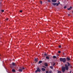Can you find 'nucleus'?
Masks as SVG:
<instances>
[{
	"instance_id": "1",
	"label": "nucleus",
	"mask_w": 73,
	"mask_h": 73,
	"mask_svg": "<svg viewBox=\"0 0 73 73\" xmlns=\"http://www.w3.org/2000/svg\"><path fill=\"white\" fill-rule=\"evenodd\" d=\"M67 63L68 64V65L67 64H65V66L66 67V70H68V69H69V66L70 68H71L72 66V65L70 64L69 63L67 62Z\"/></svg>"
},
{
	"instance_id": "2",
	"label": "nucleus",
	"mask_w": 73,
	"mask_h": 73,
	"mask_svg": "<svg viewBox=\"0 0 73 73\" xmlns=\"http://www.w3.org/2000/svg\"><path fill=\"white\" fill-rule=\"evenodd\" d=\"M66 66H65V67L62 66V72L64 73L65 71V70H66Z\"/></svg>"
},
{
	"instance_id": "3",
	"label": "nucleus",
	"mask_w": 73,
	"mask_h": 73,
	"mask_svg": "<svg viewBox=\"0 0 73 73\" xmlns=\"http://www.w3.org/2000/svg\"><path fill=\"white\" fill-rule=\"evenodd\" d=\"M60 61L61 62H66V59L65 58H60Z\"/></svg>"
},
{
	"instance_id": "4",
	"label": "nucleus",
	"mask_w": 73,
	"mask_h": 73,
	"mask_svg": "<svg viewBox=\"0 0 73 73\" xmlns=\"http://www.w3.org/2000/svg\"><path fill=\"white\" fill-rule=\"evenodd\" d=\"M36 69L37 70L35 71V73H37L38 72H41V70L39 67H38V68H36Z\"/></svg>"
},
{
	"instance_id": "5",
	"label": "nucleus",
	"mask_w": 73,
	"mask_h": 73,
	"mask_svg": "<svg viewBox=\"0 0 73 73\" xmlns=\"http://www.w3.org/2000/svg\"><path fill=\"white\" fill-rule=\"evenodd\" d=\"M41 70L43 72H44V71H45V70H45V69L44 68H42Z\"/></svg>"
},
{
	"instance_id": "6",
	"label": "nucleus",
	"mask_w": 73,
	"mask_h": 73,
	"mask_svg": "<svg viewBox=\"0 0 73 73\" xmlns=\"http://www.w3.org/2000/svg\"><path fill=\"white\" fill-rule=\"evenodd\" d=\"M52 3H56L57 1L56 0H52Z\"/></svg>"
},
{
	"instance_id": "7",
	"label": "nucleus",
	"mask_w": 73,
	"mask_h": 73,
	"mask_svg": "<svg viewBox=\"0 0 73 73\" xmlns=\"http://www.w3.org/2000/svg\"><path fill=\"white\" fill-rule=\"evenodd\" d=\"M67 58V61H70V58H69L68 57H67L66 58Z\"/></svg>"
},
{
	"instance_id": "8",
	"label": "nucleus",
	"mask_w": 73,
	"mask_h": 73,
	"mask_svg": "<svg viewBox=\"0 0 73 73\" xmlns=\"http://www.w3.org/2000/svg\"><path fill=\"white\" fill-rule=\"evenodd\" d=\"M35 62H37V61H38V59L37 58H35Z\"/></svg>"
},
{
	"instance_id": "9",
	"label": "nucleus",
	"mask_w": 73,
	"mask_h": 73,
	"mask_svg": "<svg viewBox=\"0 0 73 73\" xmlns=\"http://www.w3.org/2000/svg\"><path fill=\"white\" fill-rule=\"evenodd\" d=\"M44 65L45 66H48V64L47 63H45Z\"/></svg>"
},
{
	"instance_id": "10",
	"label": "nucleus",
	"mask_w": 73,
	"mask_h": 73,
	"mask_svg": "<svg viewBox=\"0 0 73 73\" xmlns=\"http://www.w3.org/2000/svg\"><path fill=\"white\" fill-rule=\"evenodd\" d=\"M12 65L13 66H16V64L14 62H13L12 63Z\"/></svg>"
},
{
	"instance_id": "11",
	"label": "nucleus",
	"mask_w": 73,
	"mask_h": 73,
	"mask_svg": "<svg viewBox=\"0 0 73 73\" xmlns=\"http://www.w3.org/2000/svg\"><path fill=\"white\" fill-rule=\"evenodd\" d=\"M19 72H23V69H19Z\"/></svg>"
},
{
	"instance_id": "12",
	"label": "nucleus",
	"mask_w": 73,
	"mask_h": 73,
	"mask_svg": "<svg viewBox=\"0 0 73 73\" xmlns=\"http://www.w3.org/2000/svg\"><path fill=\"white\" fill-rule=\"evenodd\" d=\"M71 8H72V7H70V8H69L68 9H68V11H69V10H71Z\"/></svg>"
},
{
	"instance_id": "13",
	"label": "nucleus",
	"mask_w": 73,
	"mask_h": 73,
	"mask_svg": "<svg viewBox=\"0 0 73 73\" xmlns=\"http://www.w3.org/2000/svg\"><path fill=\"white\" fill-rule=\"evenodd\" d=\"M42 61L40 60L39 62L38 63H39V64H41V63H42Z\"/></svg>"
},
{
	"instance_id": "14",
	"label": "nucleus",
	"mask_w": 73,
	"mask_h": 73,
	"mask_svg": "<svg viewBox=\"0 0 73 73\" xmlns=\"http://www.w3.org/2000/svg\"><path fill=\"white\" fill-rule=\"evenodd\" d=\"M12 72H16V70H15V69H13L12 70Z\"/></svg>"
},
{
	"instance_id": "15",
	"label": "nucleus",
	"mask_w": 73,
	"mask_h": 73,
	"mask_svg": "<svg viewBox=\"0 0 73 73\" xmlns=\"http://www.w3.org/2000/svg\"><path fill=\"white\" fill-rule=\"evenodd\" d=\"M56 4H57V3H52V5H56Z\"/></svg>"
},
{
	"instance_id": "16",
	"label": "nucleus",
	"mask_w": 73,
	"mask_h": 73,
	"mask_svg": "<svg viewBox=\"0 0 73 73\" xmlns=\"http://www.w3.org/2000/svg\"><path fill=\"white\" fill-rule=\"evenodd\" d=\"M46 58L48 59V60H49V57L48 56H46Z\"/></svg>"
},
{
	"instance_id": "17",
	"label": "nucleus",
	"mask_w": 73,
	"mask_h": 73,
	"mask_svg": "<svg viewBox=\"0 0 73 73\" xmlns=\"http://www.w3.org/2000/svg\"><path fill=\"white\" fill-rule=\"evenodd\" d=\"M50 67L51 69H53V67L52 66H50Z\"/></svg>"
},
{
	"instance_id": "18",
	"label": "nucleus",
	"mask_w": 73,
	"mask_h": 73,
	"mask_svg": "<svg viewBox=\"0 0 73 73\" xmlns=\"http://www.w3.org/2000/svg\"><path fill=\"white\" fill-rule=\"evenodd\" d=\"M58 47L59 48H61V45H59Z\"/></svg>"
},
{
	"instance_id": "19",
	"label": "nucleus",
	"mask_w": 73,
	"mask_h": 73,
	"mask_svg": "<svg viewBox=\"0 0 73 73\" xmlns=\"http://www.w3.org/2000/svg\"><path fill=\"white\" fill-rule=\"evenodd\" d=\"M58 73H61V71H58Z\"/></svg>"
},
{
	"instance_id": "20",
	"label": "nucleus",
	"mask_w": 73,
	"mask_h": 73,
	"mask_svg": "<svg viewBox=\"0 0 73 73\" xmlns=\"http://www.w3.org/2000/svg\"><path fill=\"white\" fill-rule=\"evenodd\" d=\"M53 58H56V56H54Z\"/></svg>"
},
{
	"instance_id": "21",
	"label": "nucleus",
	"mask_w": 73,
	"mask_h": 73,
	"mask_svg": "<svg viewBox=\"0 0 73 73\" xmlns=\"http://www.w3.org/2000/svg\"><path fill=\"white\" fill-rule=\"evenodd\" d=\"M56 5V6H58V5H59V3H57Z\"/></svg>"
},
{
	"instance_id": "22",
	"label": "nucleus",
	"mask_w": 73,
	"mask_h": 73,
	"mask_svg": "<svg viewBox=\"0 0 73 73\" xmlns=\"http://www.w3.org/2000/svg\"><path fill=\"white\" fill-rule=\"evenodd\" d=\"M40 3H41V4H42V1H40Z\"/></svg>"
},
{
	"instance_id": "23",
	"label": "nucleus",
	"mask_w": 73,
	"mask_h": 73,
	"mask_svg": "<svg viewBox=\"0 0 73 73\" xmlns=\"http://www.w3.org/2000/svg\"><path fill=\"white\" fill-rule=\"evenodd\" d=\"M1 11V12H4V10H2Z\"/></svg>"
},
{
	"instance_id": "24",
	"label": "nucleus",
	"mask_w": 73,
	"mask_h": 73,
	"mask_svg": "<svg viewBox=\"0 0 73 73\" xmlns=\"http://www.w3.org/2000/svg\"><path fill=\"white\" fill-rule=\"evenodd\" d=\"M58 53H61V51H58Z\"/></svg>"
},
{
	"instance_id": "25",
	"label": "nucleus",
	"mask_w": 73,
	"mask_h": 73,
	"mask_svg": "<svg viewBox=\"0 0 73 73\" xmlns=\"http://www.w3.org/2000/svg\"><path fill=\"white\" fill-rule=\"evenodd\" d=\"M66 6H65L64 7V9H66Z\"/></svg>"
},
{
	"instance_id": "26",
	"label": "nucleus",
	"mask_w": 73,
	"mask_h": 73,
	"mask_svg": "<svg viewBox=\"0 0 73 73\" xmlns=\"http://www.w3.org/2000/svg\"><path fill=\"white\" fill-rule=\"evenodd\" d=\"M56 64L55 63H54L53 64V66H54L55 65V64Z\"/></svg>"
},
{
	"instance_id": "27",
	"label": "nucleus",
	"mask_w": 73,
	"mask_h": 73,
	"mask_svg": "<svg viewBox=\"0 0 73 73\" xmlns=\"http://www.w3.org/2000/svg\"><path fill=\"white\" fill-rule=\"evenodd\" d=\"M49 73H52V71H50L49 72Z\"/></svg>"
},
{
	"instance_id": "28",
	"label": "nucleus",
	"mask_w": 73,
	"mask_h": 73,
	"mask_svg": "<svg viewBox=\"0 0 73 73\" xmlns=\"http://www.w3.org/2000/svg\"><path fill=\"white\" fill-rule=\"evenodd\" d=\"M48 2H50V0H48Z\"/></svg>"
},
{
	"instance_id": "29",
	"label": "nucleus",
	"mask_w": 73,
	"mask_h": 73,
	"mask_svg": "<svg viewBox=\"0 0 73 73\" xmlns=\"http://www.w3.org/2000/svg\"><path fill=\"white\" fill-rule=\"evenodd\" d=\"M20 12H21H21H23V11H22V10H20Z\"/></svg>"
},
{
	"instance_id": "30",
	"label": "nucleus",
	"mask_w": 73,
	"mask_h": 73,
	"mask_svg": "<svg viewBox=\"0 0 73 73\" xmlns=\"http://www.w3.org/2000/svg\"><path fill=\"white\" fill-rule=\"evenodd\" d=\"M44 56H47V54H44Z\"/></svg>"
},
{
	"instance_id": "31",
	"label": "nucleus",
	"mask_w": 73,
	"mask_h": 73,
	"mask_svg": "<svg viewBox=\"0 0 73 73\" xmlns=\"http://www.w3.org/2000/svg\"><path fill=\"white\" fill-rule=\"evenodd\" d=\"M46 73H49V72H48V71H46Z\"/></svg>"
},
{
	"instance_id": "32",
	"label": "nucleus",
	"mask_w": 73,
	"mask_h": 73,
	"mask_svg": "<svg viewBox=\"0 0 73 73\" xmlns=\"http://www.w3.org/2000/svg\"><path fill=\"white\" fill-rule=\"evenodd\" d=\"M25 69V68H24L23 67V68H22V69L24 70V69Z\"/></svg>"
},
{
	"instance_id": "33",
	"label": "nucleus",
	"mask_w": 73,
	"mask_h": 73,
	"mask_svg": "<svg viewBox=\"0 0 73 73\" xmlns=\"http://www.w3.org/2000/svg\"><path fill=\"white\" fill-rule=\"evenodd\" d=\"M6 20H7V21H8V18Z\"/></svg>"
},
{
	"instance_id": "34",
	"label": "nucleus",
	"mask_w": 73,
	"mask_h": 73,
	"mask_svg": "<svg viewBox=\"0 0 73 73\" xmlns=\"http://www.w3.org/2000/svg\"><path fill=\"white\" fill-rule=\"evenodd\" d=\"M70 73H72V71H70Z\"/></svg>"
},
{
	"instance_id": "35",
	"label": "nucleus",
	"mask_w": 73,
	"mask_h": 73,
	"mask_svg": "<svg viewBox=\"0 0 73 73\" xmlns=\"http://www.w3.org/2000/svg\"><path fill=\"white\" fill-rule=\"evenodd\" d=\"M68 16H70V14H68Z\"/></svg>"
},
{
	"instance_id": "36",
	"label": "nucleus",
	"mask_w": 73,
	"mask_h": 73,
	"mask_svg": "<svg viewBox=\"0 0 73 73\" xmlns=\"http://www.w3.org/2000/svg\"><path fill=\"white\" fill-rule=\"evenodd\" d=\"M43 68H46V67H45L44 66H43Z\"/></svg>"
},
{
	"instance_id": "37",
	"label": "nucleus",
	"mask_w": 73,
	"mask_h": 73,
	"mask_svg": "<svg viewBox=\"0 0 73 73\" xmlns=\"http://www.w3.org/2000/svg\"><path fill=\"white\" fill-rule=\"evenodd\" d=\"M0 56H1V55H0Z\"/></svg>"
}]
</instances>
